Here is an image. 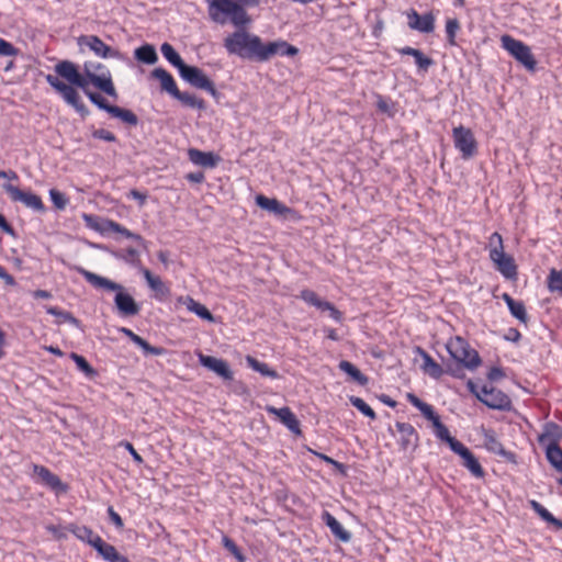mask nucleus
Segmentation results:
<instances>
[{
	"instance_id": "f257e3e1",
	"label": "nucleus",
	"mask_w": 562,
	"mask_h": 562,
	"mask_svg": "<svg viewBox=\"0 0 562 562\" xmlns=\"http://www.w3.org/2000/svg\"><path fill=\"white\" fill-rule=\"evenodd\" d=\"M54 69L57 76L47 75L45 77L47 83L82 117L89 114V110L82 102L76 87L81 88L90 101L99 109L109 112L112 104L108 103L101 94L89 91L88 85L91 83L108 95L116 98L117 93L110 72L97 75L86 65V76H82L77 66L69 60L57 63Z\"/></svg>"
},
{
	"instance_id": "f03ea898",
	"label": "nucleus",
	"mask_w": 562,
	"mask_h": 562,
	"mask_svg": "<svg viewBox=\"0 0 562 562\" xmlns=\"http://www.w3.org/2000/svg\"><path fill=\"white\" fill-rule=\"evenodd\" d=\"M210 19L221 25L231 23L244 27L251 22L247 8L256 7L259 0H205Z\"/></svg>"
},
{
	"instance_id": "7ed1b4c3",
	"label": "nucleus",
	"mask_w": 562,
	"mask_h": 562,
	"mask_svg": "<svg viewBox=\"0 0 562 562\" xmlns=\"http://www.w3.org/2000/svg\"><path fill=\"white\" fill-rule=\"evenodd\" d=\"M77 271L92 286L97 289H104L106 291H115L116 294L114 297V303L119 313L122 316H134L139 313L138 304L135 302L134 297L124 290V288L121 284L108 278L95 274L91 271H88L81 267H78Z\"/></svg>"
},
{
	"instance_id": "20e7f679",
	"label": "nucleus",
	"mask_w": 562,
	"mask_h": 562,
	"mask_svg": "<svg viewBox=\"0 0 562 562\" xmlns=\"http://www.w3.org/2000/svg\"><path fill=\"white\" fill-rule=\"evenodd\" d=\"M224 38V47L231 55L260 61L263 42L258 35L239 27Z\"/></svg>"
},
{
	"instance_id": "39448f33",
	"label": "nucleus",
	"mask_w": 562,
	"mask_h": 562,
	"mask_svg": "<svg viewBox=\"0 0 562 562\" xmlns=\"http://www.w3.org/2000/svg\"><path fill=\"white\" fill-rule=\"evenodd\" d=\"M406 398L413 406L420 411L425 418L431 422L436 437L447 442L452 451H454L458 446L462 445V442L450 435L449 429L441 423L440 417L435 413L431 405L423 402L413 393H407Z\"/></svg>"
},
{
	"instance_id": "423d86ee",
	"label": "nucleus",
	"mask_w": 562,
	"mask_h": 562,
	"mask_svg": "<svg viewBox=\"0 0 562 562\" xmlns=\"http://www.w3.org/2000/svg\"><path fill=\"white\" fill-rule=\"evenodd\" d=\"M450 357L469 370L477 369L481 363L479 352L471 348L470 344L461 336L450 338L446 344Z\"/></svg>"
},
{
	"instance_id": "0eeeda50",
	"label": "nucleus",
	"mask_w": 562,
	"mask_h": 562,
	"mask_svg": "<svg viewBox=\"0 0 562 562\" xmlns=\"http://www.w3.org/2000/svg\"><path fill=\"white\" fill-rule=\"evenodd\" d=\"M502 47L518 63H520L528 71H535L537 60L530 47L522 41L516 40L508 34L501 37Z\"/></svg>"
},
{
	"instance_id": "6e6552de",
	"label": "nucleus",
	"mask_w": 562,
	"mask_h": 562,
	"mask_svg": "<svg viewBox=\"0 0 562 562\" xmlns=\"http://www.w3.org/2000/svg\"><path fill=\"white\" fill-rule=\"evenodd\" d=\"M469 389L475 394L479 401L494 409H508L512 401L507 394L493 385H483L480 391L476 390L472 381L468 383Z\"/></svg>"
},
{
	"instance_id": "1a4fd4ad",
	"label": "nucleus",
	"mask_w": 562,
	"mask_h": 562,
	"mask_svg": "<svg viewBox=\"0 0 562 562\" xmlns=\"http://www.w3.org/2000/svg\"><path fill=\"white\" fill-rule=\"evenodd\" d=\"M454 147L461 153L463 159L473 157L477 151V142L472 131L462 125L452 130Z\"/></svg>"
},
{
	"instance_id": "9d476101",
	"label": "nucleus",
	"mask_w": 562,
	"mask_h": 562,
	"mask_svg": "<svg viewBox=\"0 0 562 562\" xmlns=\"http://www.w3.org/2000/svg\"><path fill=\"white\" fill-rule=\"evenodd\" d=\"M3 190L9 194L10 199L14 202H21L26 207L32 209L36 212H44L45 205L40 195L31 192V191H22L18 187L5 183L3 184Z\"/></svg>"
},
{
	"instance_id": "9b49d317",
	"label": "nucleus",
	"mask_w": 562,
	"mask_h": 562,
	"mask_svg": "<svg viewBox=\"0 0 562 562\" xmlns=\"http://www.w3.org/2000/svg\"><path fill=\"white\" fill-rule=\"evenodd\" d=\"M179 74L191 86L216 95L217 91L213 81L200 68L186 65Z\"/></svg>"
},
{
	"instance_id": "f8f14e48",
	"label": "nucleus",
	"mask_w": 562,
	"mask_h": 562,
	"mask_svg": "<svg viewBox=\"0 0 562 562\" xmlns=\"http://www.w3.org/2000/svg\"><path fill=\"white\" fill-rule=\"evenodd\" d=\"M300 297L307 303L308 305L315 306L316 308L325 312H329V316L340 323L344 319L342 313L336 308V306L325 300H322L314 291L310 289H304L300 292Z\"/></svg>"
},
{
	"instance_id": "ddd939ff",
	"label": "nucleus",
	"mask_w": 562,
	"mask_h": 562,
	"mask_svg": "<svg viewBox=\"0 0 562 562\" xmlns=\"http://www.w3.org/2000/svg\"><path fill=\"white\" fill-rule=\"evenodd\" d=\"M488 255L490 259L494 262L496 269L504 278L508 280L517 279V265L510 255L505 254L504 250L499 252L496 250L490 251Z\"/></svg>"
},
{
	"instance_id": "4468645a",
	"label": "nucleus",
	"mask_w": 562,
	"mask_h": 562,
	"mask_svg": "<svg viewBox=\"0 0 562 562\" xmlns=\"http://www.w3.org/2000/svg\"><path fill=\"white\" fill-rule=\"evenodd\" d=\"M299 49L285 41L279 40L274 42L263 43L260 61H267L276 55L295 56Z\"/></svg>"
},
{
	"instance_id": "2eb2a0df",
	"label": "nucleus",
	"mask_w": 562,
	"mask_h": 562,
	"mask_svg": "<svg viewBox=\"0 0 562 562\" xmlns=\"http://www.w3.org/2000/svg\"><path fill=\"white\" fill-rule=\"evenodd\" d=\"M407 24L409 29L422 32L431 33L435 30L436 18L431 12L420 15L415 9H411L407 13Z\"/></svg>"
},
{
	"instance_id": "dca6fc26",
	"label": "nucleus",
	"mask_w": 562,
	"mask_h": 562,
	"mask_svg": "<svg viewBox=\"0 0 562 562\" xmlns=\"http://www.w3.org/2000/svg\"><path fill=\"white\" fill-rule=\"evenodd\" d=\"M462 459V465L469 470V472L474 476L475 479H483L485 475V471L481 463L479 462L477 458L471 452L469 448H467L463 443L458 446L457 449L453 451Z\"/></svg>"
},
{
	"instance_id": "f3484780",
	"label": "nucleus",
	"mask_w": 562,
	"mask_h": 562,
	"mask_svg": "<svg viewBox=\"0 0 562 562\" xmlns=\"http://www.w3.org/2000/svg\"><path fill=\"white\" fill-rule=\"evenodd\" d=\"M395 427L400 434L398 445L402 450L415 449L418 446L419 436L412 424L397 422Z\"/></svg>"
},
{
	"instance_id": "a211bd4d",
	"label": "nucleus",
	"mask_w": 562,
	"mask_h": 562,
	"mask_svg": "<svg viewBox=\"0 0 562 562\" xmlns=\"http://www.w3.org/2000/svg\"><path fill=\"white\" fill-rule=\"evenodd\" d=\"M266 411L278 417V419L293 434L301 435L300 420L295 416V414L290 409V407H281L277 408L273 406H267Z\"/></svg>"
},
{
	"instance_id": "6ab92c4d",
	"label": "nucleus",
	"mask_w": 562,
	"mask_h": 562,
	"mask_svg": "<svg viewBox=\"0 0 562 562\" xmlns=\"http://www.w3.org/2000/svg\"><path fill=\"white\" fill-rule=\"evenodd\" d=\"M199 362L214 371L217 375L222 376L224 380H233V371L229 369L227 362L223 359H217L211 356H205L203 353H199Z\"/></svg>"
},
{
	"instance_id": "aec40b11",
	"label": "nucleus",
	"mask_w": 562,
	"mask_h": 562,
	"mask_svg": "<svg viewBox=\"0 0 562 562\" xmlns=\"http://www.w3.org/2000/svg\"><path fill=\"white\" fill-rule=\"evenodd\" d=\"M188 156L191 162L204 168H215L221 161V157L212 151H202L196 148H190Z\"/></svg>"
},
{
	"instance_id": "412c9836",
	"label": "nucleus",
	"mask_w": 562,
	"mask_h": 562,
	"mask_svg": "<svg viewBox=\"0 0 562 562\" xmlns=\"http://www.w3.org/2000/svg\"><path fill=\"white\" fill-rule=\"evenodd\" d=\"M93 549L108 562H130V560L120 554L116 548L108 542H105L102 538L94 539Z\"/></svg>"
},
{
	"instance_id": "4be33fe9",
	"label": "nucleus",
	"mask_w": 562,
	"mask_h": 562,
	"mask_svg": "<svg viewBox=\"0 0 562 562\" xmlns=\"http://www.w3.org/2000/svg\"><path fill=\"white\" fill-rule=\"evenodd\" d=\"M416 352L423 359V364L420 366V369L425 374L436 380L440 379L443 375L445 370L442 369V367L438 362H436L427 351H425L420 347H417Z\"/></svg>"
},
{
	"instance_id": "5701e85b",
	"label": "nucleus",
	"mask_w": 562,
	"mask_h": 562,
	"mask_svg": "<svg viewBox=\"0 0 562 562\" xmlns=\"http://www.w3.org/2000/svg\"><path fill=\"white\" fill-rule=\"evenodd\" d=\"M86 45L99 57L102 58H112L117 57L119 53L106 45L100 37L95 35H90L85 37Z\"/></svg>"
},
{
	"instance_id": "b1692460",
	"label": "nucleus",
	"mask_w": 562,
	"mask_h": 562,
	"mask_svg": "<svg viewBox=\"0 0 562 562\" xmlns=\"http://www.w3.org/2000/svg\"><path fill=\"white\" fill-rule=\"evenodd\" d=\"M502 299L506 303L510 315L518 319L519 323L527 325L529 316L524 302L514 300L508 293H503Z\"/></svg>"
},
{
	"instance_id": "393cba45",
	"label": "nucleus",
	"mask_w": 562,
	"mask_h": 562,
	"mask_svg": "<svg viewBox=\"0 0 562 562\" xmlns=\"http://www.w3.org/2000/svg\"><path fill=\"white\" fill-rule=\"evenodd\" d=\"M143 277L145 278L148 286L156 293V297L162 300L170 294L169 288L158 276H154L148 269H142Z\"/></svg>"
},
{
	"instance_id": "a878e982",
	"label": "nucleus",
	"mask_w": 562,
	"mask_h": 562,
	"mask_svg": "<svg viewBox=\"0 0 562 562\" xmlns=\"http://www.w3.org/2000/svg\"><path fill=\"white\" fill-rule=\"evenodd\" d=\"M126 337H128L135 345H137L145 355L161 356L165 353V349L161 347H154L149 345L144 338L136 335L132 329L122 327L120 329Z\"/></svg>"
},
{
	"instance_id": "bb28decb",
	"label": "nucleus",
	"mask_w": 562,
	"mask_h": 562,
	"mask_svg": "<svg viewBox=\"0 0 562 562\" xmlns=\"http://www.w3.org/2000/svg\"><path fill=\"white\" fill-rule=\"evenodd\" d=\"M401 55L413 56L415 59V64L420 71H427L430 66L434 65V60L426 56L420 49L413 48L411 46H405L397 49Z\"/></svg>"
},
{
	"instance_id": "cd10ccee",
	"label": "nucleus",
	"mask_w": 562,
	"mask_h": 562,
	"mask_svg": "<svg viewBox=\"0 0 562 562\" xmlns=\"http://www.w3.org/2000/svg\"><path fill=\"white\" fill-rule=\"evenodd\" d=\"M179 302L183 303L187 308L198 315L200 318L207 321V322H214L213 314L207 310V307L200 302L195 301L191 296H184L180 297Z\"/></svg>"
},
{
	"instance_id": "c85d7f7f",
	"label": "nucleus",
	"mask_w": 562,
	"mask_h": 562,
	"mask_svg": "<svg viewBox=\"0 0 562 562\" xmlns=\"http://www.w3.org/2000/svg\"><path fill=\"white\" fill-rule=\"evenodd\" d=\"M151 76L160 81L161 89L175 97L179 89L173 77L162 68H156L153 70Z\"/></svg>"
},
{
	"instance_id": "c756f323",
	"label": "nucleus",
	"mask_w": 562,
	"mask_h": 562,
	"mask_svg": "<svg viewBox=\"0 0 562 562\" xmlns=\"http://www.w3.org/2000/svg\"><path fill=\"white\" fill-rule=\"evenodd\" d=\"M323 518L331 533L342 542H348L351 538L350 533L341 526V524L328 512L323 514Z\"/></svg>"
},
{
	"instance_id": "7c9ffc66",
	"label": "nucleus",
	"mask_w": 562,
	"mask_h": 562,
	"mask_svg": "<svg viewBox=\"0 0 562 562\" xmlns=\"http://www.w3.org/2000/svg\"><path fill=\"white\" fill-rule=\"evenodd\" d=\"M33 472L42 480L45 485L49 486L50 488L57 490L61 486L60 479L46 467L33 464Z\"/></svg>"
},
{
	"instance_id": "2f4dec72",
	"label": "nucleus",
	"mask_w": 562,
	"mask_h": 562,
	"mask_svg": "<svg viewBox=\"0 0 562 562\" xmlns=\"http://www.w3.org/2000/svg\"><path fill=\"white\" fill-rule=\"evenodd\" d=\"M108 113L111 116L121 120L124 124H126L128 126H136L138 124L137 115L128 109L120 108L117 105H112L109 109Z\"/></svg>"
},
{
	"instance_id": "473e14b6",
	"label": "nucleus",
	"mask_w": 562,
	"mask_h": 562,
	"mask_svg": "<svg viewBox=\"0 0 562 562\" xmlns=\"http://www.w3.org/2000/svg\"><path fill=\"white\" fill-rule=\"evenodd\" d=\"M72 535H75L79 540L87 542L93 548L94 539H100L101 537L87 526H77L69 525L67 528Z\"/></svg>"
},
{
	"instance_id": "72a5a7b5",
	"label": "nucleus",
	"mask_w": 562,
	"mask_h": 562,
	"mask_svg": "<svg viewBox=\"0 0 562 562\" xmlns=\"http://www.w3.org/2000/svg\"><path fill=\"white\" fill-rule=\"evenodd\" d=\"M530 507L537 513L541 519L546 522L554 526L555 529H562V520L555 518L546 507H543L539 502L531 499L529 502Z\"/></svg>"
},
{
	"instance_id": "f704fd0d",
	"label": "nucleus",
	"mask_w": 562,
	"mask_h": 562,
	"mask_svg": "<svg viewBox=\"0 0 562 562\" xmlns=\"http://www.w3.org/2000/svg\"><path fill=\"white\" fill-rule=\"evenodd\" d=\"M256 202L260 207L279 213V214H284V213L290 212V209L288 206H285L284 204L280 203L278 200L269 199L265 195H257Z\"/></svg>"
},
{
	"instance_id": "c9c22d12",
	"label": "nucleus",
	"mask_w": 562,
	"mask_h": 562,
	"mask_svg": "<svg viewBox=\"0 0 562 562\" xmlns=\"http://www.w3.org/2000/svg\"><path fill=\"white\" fill-rule=\"evenodd\" d=\"M338 367L342 372L350 375V378L359 384L366 385L368 383V378L351 362L341 360Z\"/></svg>"
},
{
	"instance_id": "e433bc0d",
	"label": "nucleus",
	"mask_w": 562,
	"mask_h": 562,
	"mask_svg": "<svg viewBox=\"0 0 562 562\" xmlns=\"http://www.w3.org/2000/svg\"><path fill=\"white\" fill-rule=\"evenodd\" d=\"M104 228L109 229L108 232L117 233L123 235L126 238L134 239L138 243H143L144 239L140 235L135 234L127 229L126 227L122 226L121 224L112 221V220H104Z\"/></svg>"
},
{
	"instance_id": "4c0bfd02",
	"label": "nucleus",
	"mask_w": 562,
	"mask_h": 562,
	"mask_svg": "<svg viewBox=\"0 0 562 562\" xmlns=\"http://www.w3.org/2000/svg\"><path fill=\"white\" fill-rule=\"evenodd\" d=\"M246 362L252 370L259 372L263 376L271 379H277L279 376L276 370L271 369L267 363L261 362L251 356L246 357Z\"/></svg>"
},
{
	"instance_id": "58836bf2",
	"label": "nucleus",
	"mask_w": 562,
	"mask_h": 562,
	"mask_svg": "<svg viewBox=\"0 0 562 562\" xmlns=\"http://www.w3.org/2000/svg\"><path fill=\"white\" fill-rule=\"evenodd\" d=\"M547 288L551 293H558L562 296V269H550L547 277Z\"/></svg>"
},
{
	"instance_id": "ea45409f",
	"label": "nucleus",
	"mask_w": 562,
	"mask_h": 562,
	"mask_svg": "<svg viewBox=\"0 0 562 562\" xmlns=\"http://www.w3.org/2000/svg\"><path fill=\"white\" fill-rule=\"evenodd\" d=\"M161 54L172 65L175 66L179 71L182 69V67L186 66L180 55L176 52V49L170 45L169 43H164L161 45Z\"/></svg>"
},
{
	"instance_id": "a19ab883",
	"label": "nucleus",
	"mask_w": 562,
	"mask_h": 562,
	"mask_svg": "<svg viewBox=\"0 0 562 562\" xmlns=\"http://www.w3.org/2000/svg\"><path fill=\"white\" fill-rule=\"evenodd\" d=\"M135 57L145 64L151 65L157 61V53L154 46L145 44L135 50Z\"/></svg>"
},
{
	"instance_id": "79ce46f5",
	"label": "nucleus",
	"mask_w": 562,
	"mask_h": 562,
	"mask_svg": "<svg viewBox=\"0 0 562 562\" xmlns=\"http://www.w3.org/2000/svg\"><path fill=\"white\" fill-rule=\"evenodd\" d=\"M547 459L559 471H562V449L557 442H552L546 450Z\"/></svg>"
},
{
	"instance_id": "37998d69",
	"label": "nucleus",
	"mask_w": 562,
	"mask_h": 562,
	"mask_svg": "<svg viewBox=\"0 0 562 562\" xmlns=\"http://www.w3.org/2000/svg\"><path fill=\"white\" fill-rule=\"evenodd\" d=\"M175 98L178 99L182 104L193 109L202 110L205 108V102L203 99L198 98L196 95L189 92H181L179 90Z\"/></svg>"
},
{
	"instance_id": "c03bdc74",
	"label": "nucleus",
	"mask_w": 562,
	"mask_h": 562,
	"mask_svg": "<svg viewBox=\"0 0 562 562\" xmlns=\"http://www.w3.org/2000/svg\"><path fill=\"white\" fill-rule=\"evenodd\" d=\"M69 357L76 363L78 370L85 373L86 376L94 378L97 375L95 369L92 368L85 357L76 352H71Z\"/></svg>"
},
{
	"instance_id": "a18cd8bd",
	"label": "nucleus",
	"mask_w": 562,
	"mask_h": 562,
	"mask_svg": "<svg viewBox=\"0 0 562 562\" xmlns=\"http://www.w3.org/2000/svg\"><path fill=\"white\" fill-rule=\"evenodd\" d=\"M460 29L461 25L458 19L451 18L446 21L447 42L450 46L457 45L456 36Z\"/></svg>"
},
{
	"instance_id": "49530a36",
	"label": "nucleus",
	"mask_w": 562,
	"mask_h": 562,
	"mask_svg": "<svg viewBox=\"0 0 562 562\" xmlns=\"http://www.w3.org/2000/svg\"><path fill=\"white\" fill-rule=\"evenodd\" d=\"M349 401L351 405L360 411L364 416L369 417L370 419L376 418L375 412L361 397L350 396Z\"/></svg>"
},
{
	"instance_id": "de8ad7c7",
	"label": "nucleus",
	"mask_w": 562,
	"mask_h": 562,
	"mask_svg": "<svg viewBox=\"0 0 562 562\" xmlns=\"http://www.w3.org/2000/svg\"><path fill=\"white\" fill-rule=\"evenodd\" d=\"M49 196L57 210H64L69 202L68 198L57 189H50Z\"/></svg>"
},
{
	"instance_id": "09e8293b",
	"label": "nucleus",
	"mask_w": 562,
	"mask_h": 562,
	"mask_svg": "<svg viewBox=\"0 0 562 562\" xmlns=\"http://www.w3.org/2000/svg\"><path fill=\"white\" fill-rule=\"evenodd\" d=\"M223 546L227 549L236 559L244 561V555L238 546L227 536L222 539Z\"/></svg>"
},
{
	"instance_id": "8fccbe9b",
	"label": "nucleus",
	"mask_w": 562,
	"mask_h": 562,
	"mask_svg": "<svg viewBox=\"0 0 562 562\" xmlns=\"http://www.w3.org/2000/svg\"><path fill=\"white\" fill-rule=\"evenodd\" d=\"M490 251L496 250L497 252L504 250L503 237L499 233H493L488 238Z\"/></svg>"
},
{
	"instance_id": "3c124183",
	"label": "nucleus",
	"mask_w": 562,
	"mask_h": 562,
	"mask_svg": "<svg viewBox=\"0 0 562 562\" xmlns=\"http://www.w3.org/2000/svg\"><path fill=\"white\" fill-rule=\"evenodd\" d=\"M83 220H85L87 226L94 231H98L101 233L109 231V229L104 228V221H102V223H99L98 217H95L93 215L83 214Z\"/></svg>"
},
{
	"instance_id": "603ef678",
	"label": "nucleus",
	"mask_w": 562,
	"mask_h": 562,
	"mask_svg": "<svg viewBox=\"0 0 562 562\" xmlns=\"http://www.w3.org/2000/svg\"><path fill=\"white\" fill-rule=\"evenodd\" d=\"M92 137L97 138V139L110 142V143L116 142V136L112 132L104 130V128L94 130L92 132Z\"/></svg>"
},
{
	"instance_id": "864d4df0",
	"label": "nucleus",
	"mask_w": 562,
	"mask_h": 562,
	"mask_svg": "<svg viewBox=\"0 0 562 562\" xmlns=\"http://www.w3.org/2000/svg\"><path fill=\"white\" fill-rule=\"evenodd\" d=\"M19 50L8 41L0 38V56H15Z\"/></svg>"
},
{
	"instance_id": "5fc2aeb1",
	"label": "nucleus",
	"mask_w": 562,
	"mask_h": 562,
	"mask_svg": "<svg viewBox=\"0 0 562 562\" xmlns=\"http://www.w3.org/2000/svg\"><path fill=\"white\" fill-rule=\"evenodd\" d=\"M120 446L124 447L132 456L135 462L143 463V457L135 450L134 446L128 441H121Z\"/></svg>"
},
{
	"instance_id": "6e6d98bb",
	"label": "nucleus",
	"mask_w": 562,
	"mask_h": 562,
	"mask_svg": "<svg viewBox=\"0 0 562 562\" xmlns=\"http://www.w3.org/2000/svg\"><path fill=\"white\" fill-rule=\"evenodd\" d=\"M108 515L110 520L115 525L116 528L122 529L124 526L122 517L114 510L112 506L108 508Z\"/></svg>"
},
{
	"instance_id": "4d7b16f0",
	"label": "nucleus",
	"mask_w": 562,
	"mask_h": 562,
	"mask_svg": "<svg viewBox=\"0 0 562 562\" xmlns=\"http://www.w3.org/2000/svg\"><path fill=\"white\" fill-rule=\"evenodd\" d=\"M504 338L506 340H508V341L517 344L521 339V334H520V331L517 328L510 327V328H508V330H507L506 335L504 336Z\"/></svg>"
},
{
	"instance_id": "13d9d810",
	"label": "nucleus",
	"mask_w": 562,
	"mask_h": 562,
	"mask_svg": "<svg viewBox=\"0 0 562 562\" xmlns=\"http://www.w3.org/2000/svg\"><path fill=\"white\" fill-rule=\"evenodd\" d=\"M128 196L138 201L139 206H143L146 203L147 194L143 193L136 189H132L128 193Z\"/></svg>"
},
{
	"instance_id": "bf43d9fd",
	"label": "nucleus",
	"mask_w": 562,
	"mask_h": 562,
	"mask_svg": "<svg viewBox=\"0 0 562 562\" xmlns=\"http://www.w3.org/2000/svg\"><path fill=\"white\" fill-rule=\"evenodd\" d=\"M86 65L88 66V68H89L91 71H93V72H94V74H97V75H101V74H103V72H104V74L110 72V71L106 69V67H105L104 65L100 64V63H98V64H95V65H94V64H88V63H86V64H85V66H86ZM81 75H82V76H86V72H85V74H81Z\"/></svg>"
},
{
	"instance_id": "052dcab7",
	"label": "nucleus",
	"mask_w": 562,
	"mask_h": 562,
	"mask_svg": "<svg viewBox=\"0 0 562 562\" xmlns=\"http://www.w3.org/2000/svg\"><path fill=\"white\" fill-rule=\"evenodd\" d=\"M47 313L55 315V316H61L66 321H74L75 318L71 316L70 313L61 312L57 307L50 306L47 308Z\"/></svg>"
},
{
	"instance_id": "680f3d73",
	"label": "nucleus",
	"mask_w": 562,
	"mask_h": 562,
	"mask_svg": "<svg viewBox=\"0 0 562 562\" xmlns=\"http://www.w3.org/2000/svg\"><path fill=\"white\" fill-rule=\"evenodd\" d=\"M0 279H2L5 284L13 285L15 283L14 278L7 272V270L0 265Z\"/></svg>"
},
{
	"instance_id": "e2e57ef3",
	"label": "nucleus",
	"mask_w": 562,
	"mask_h": 562,
	"mask_svg": "<svg viewBox=\"0 0 562 562\" xmlns=\"http://www.w3.org/2000/svg\"><path fill=\"white\" fill-rule=\"evenodd\" d=\"M47 531H49L50 533H53V536L56 538V539H64L66 538V533L61 531V529L57 526H54V525H49L46 527Z\"/></svg>"
},
{
	"instance_id": "0e129e2a",
	"label": "nucleus",
	"mask_w": 562,
	"mask_h": 562,
	"mask_svg": "<svg viewBox=\"0 0 562 562\" xmlns=\"http://www.w3.org/2000/svg\"><path fill=\"white\" fill-rule=\"evenodd\" d=\"M187 180L194 183H201L204 180L203 172H190L186 176Z\"/></svg>"
},
{
	"instance_id": "69168bd1",
	"label": "nucleus",
	"mask_w": 562,
	"mask_h": 562,
	"mask_svg": "<svg viewBox=\"0 0 562 562\" xmlns=\"http://www.w3.org/2000/svg\"><path fill=\"white\" fill-rule=\"evenodd\" d=\"M0 228L8 234L13 233L11 225L7 222L5 217L1 213H0Z\"/></svg>"
},
{
	"instance_id": "338daca9",
	"label": "nucleus",
	"mask_w": 562,
	"mask_h": 562,
	"mask_svg": "<svg viewBox=\"0 0 562 562\" xmlns=\"http://www.w3.org/2000/svg\"><path fill=\"white\" fill-rule=\"evenodd\" d=\"M126 255L132 262L139 261V254L135 248H127Z\"/></svg>"
},
{
	"instance_id": "774afa93",
	"label": "nucleus",
	"mask_w": 562,
	"mask_h": 562,
	"mask_svg": "<svg viewBox=\"0 0 562 562\" xmlns=\"http://www.w3.org/2000/svg\"><path fill=\"white\" fill-rule=\"evenodd\" d=\"M0 178H7L9 180H18L19 176L13 170H9V171L0 170Z\"/></svg>"
}]
</instances>
